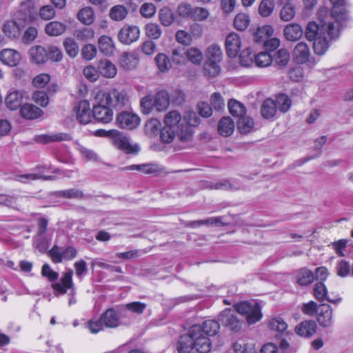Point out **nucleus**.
<instances>
[{
	"mask_svg": "<svg viewBox=\"0 0 353 353\" xmlns=\"http://www.w3.org/2000/svg\"><path fill=\"white\" fill-rule=\"evenodd\" d=\"M319 23L310 21L305 28V37L313 41L315 54L322 56L328 50L331 43L340 36L343 23L348 19V14L344 7L334 6L330 12L322 8L319 12Z\"/></svg>",
	"mask_w": 353,
	"mask_h": 353,
	"instance_id": "obj_1",
	"label": "nucleus"
},
{
	"mask_svg": "<svg viewBox=\"0 0 353 353\" xmlns=\"http://www.w3.org/2000/svg\"><path fill=\"white\" fill-rule=\"evenodd\" d=\"M159 19L164 26H170L174 21V14L168 8H163L159 12Z\"/></svg>",
	"mask_w": 353,
	"mask_h": 353,
	"instance_id": "obj_56",
	"label": "nucleus"
},
{
	"mask_svg": "<svg viewBox=\"0 0 353 353\" xmlns=\"http://www.w3.org/2000/svg\"><path fill=\"white\" fill-rule=\"evenodd\" d=\"M123 170H138L145 174H153L159 170L155 164L131 165L122 168Z\"/></svg>",
	"mask_w": 353,
	"mask_h": 353,
	"instance_id": "obj_42",
	"label": "nucleus"
},
{
	"mask_svg": "<svg viewBox=\"0 0 353 353\" xmlns=\"http://www.w3.org/2000/svg\"><path fill=\"white\" fill-rule=\"evenodd\" d=\"M72 275L73 271L72 270L65 272L61 279V283L57 282L52 285L53 289L60 294H65L68 289H72L73 290Z\"/></svg>",
	"mask_w": 353,
	"mask_h": 353,
	"instance_id": "obj_16",
	"label": "nucleus"
},
{
	"mask_svg": "<svg viewBox=\"0 0 353 353\" xmlns=\"http://www.w3.org/2000/svg\"><path fill=\"white\" fill-rule=\"evenodd\" d=\"M225 47L228 57H236L241 48V39L239 34L235 32L228 34L225 40Z\"/></svg>",
	"mask_w": 353,
	"mask_h": 353,
	"instance_id": "obj_12",
	"label": "nucleus"
},
{
	"mask_svg": "<svg viewBox=\"0 0 353 353\" xmlns=\"http://www.w3.org/2000/svg\"><path fill=\"white\" fill-rule=\"evenodd\" d=\"M274 33V28L270 25H265L256 28L253 35L256 42L265 41L267 38L271 37Z\"/></svg>",
	"mask_w": 353,
	"mask_h": 353,
	"instance_id": "obj_33",
	"label": "nucleus"
},
{
	"mask_svg": "<svg viewBox=\"0 0 353 353\" xmlns=\"http://www.w3.org/2000/svg\"><path fill=\"white\" fill-rule=\"evenodd\" d=\"M22 24L14 21H7L3 26V32L10 39H14L20 35Z\"/></svg>",
	"mask_w": 353,
	"mask_h": 353,
	"instance_id": "obj_28",
	"label": "nucleus"
},
{
	"mask_svg": "<svg viewBox=\"0 0 353 353\" xmlns=\"http://www.w3.org/2000/svg\"><path fill=\"white\" fill-rule=\"evenodd\" d=\"M303 34V30L299 23H290L285 26L283 29V35L285 38L290 41H296L299 40Z\"/></svg>",
	"mask_w": 353,
	"mask_h": 353,
	"instance_id": "obj_18",
	"label": "nucleus"
},
{
	"mask_svg": "<svg viewBox=\"0 0 353 353\" xmlns=\"http://www.w3.org/2000/svg\"><path fill=\"white\" fill-rule=\"evenodd\" d=\"M128 14L126 8L121 5L113 6L110 10V17L111 19L120 21L123 20Z\"/></svg>",
	"mask_w": 353,
	"mask_h": 353,
	"instance_id": "obj_47",
	"label": "nucleus"
},
{
	"mask_svg": "<svg viewBox=\"0 0 353 353\" xmlns=\"http://www.w3.org/2000/svg\"><path fill=\"white\" fill-rule=\"evenodd\" d=\"M24 92L22 90H10L6 97L5 103L7 108L10 110H16L21 107Z\"/></svg>",
	"mask_w": 353,
	"mask_h": 353,
	"instance_id": "obj_15",
	"label": "nucleus"
},
{
	"mask_svg": "<svg viewBox=\"0 0 353 353\" xmlns=\"http://www.w3.org/2000/svg\"><path fill=\"white\" fill-rule=\"evenodd\" d=\"M30 55L32 60L37 64L43 63L47 60V50L40 46L31 48Z\"/></svg>",
	"mask_w": 353,
	"mask_h": 353,
	"instance_id": "obj_32",
	"label": "nucleus"
},
{
	"mask_svg": "<svg viewBox=\"0 0 353 353\" xmlns=\"http://www.w3.org/2000/svg\"><path fill=\"white\" fill-rule=\"evenodd\" d=\"M76 117L78 121L83 125L91 121L93 117L92 110L91 111L90 105L88 101L83 100L79 103L76 110Z\"/></svg>",
	"mask_w": 353,
	"mask_h": 353,
	"instance_id": "obj_13",
	"label": "nucleus"
},
{
	"mask_svg": "<svg viewBox=\"0 0 353 353\" xmlns=\"http://www.w3.org/2000/svg\"><path fill=\"white\" fill-rule=\"evenodd\" d=\"M234 123L229 117H223L219 122L218 130L223 137L230 136L234 130Z\"/></svg>",
	"mask_w": 353,
	"mask_h": 353,
	"instance_id": "obj_26",
	"label": "nucleus"
},
{
	"mask_svg": "<svg viewBox=\"0 0 353 353\" xmlns=\"http://www.w3.org/2000/svg\"><path fill=\"white\" fill-rule=\"evenodd\" d=\"M316 319L321 326L323 327L330 326L332 323V310L330 305L327 304L319 305Z\"/></svg>",
	"mask_w": 353,
	"mask_h": 353,
	"instance_id": "obj_14",
	"label": "nucleus"
},
{
	"mask_svg": "<svg viewBox=\"0 0 353 353\" xmlns=\"http://www.w3.org/2000/svg\"><path fill=\"white\" fill-rule=\"evenodd\" d=\"M107 103H101L97 101V93L94 97V105L92 108V115L96 121L108 123L113 119V112Z\"/></svg>",
	"mask_w": 353,
	"mask_h": 353,
	"instance_id": "obj_6",
	"label": "nucleus"
},
{
	"mask_svg": "<svg viewBox=\"0 0 353 353\" xmlns=\"http://www.w3.org/2000/svg\"><path fill=\"white\" fill-rule=\"evenodd\" d=\"M223 52L219 46L213 44L208 47L206 52L207 61L219 63L222 59Z\"/></svg>",
	"mask_w": 353,
	"mask_h": 353,
	"instance_id": "obj_39",
	"label": "nucleus"
},
{
	"mask_svg": "<svg viewBox=\"0 0 353 353\" xmlns=\"http://www.w3.org/2000/svg\"><path fill=\"white\" fill-rule=\"evenodd\" d=\"M141 112L145 114H150L154 107V100L151 95L145 96L141 100Z\"/></svg>",
	"mask_w": 353,
	"mask_h": 353,
	"instance_id": "obj_63",
	"label": "nucleus"
},
{
	"mask_svg": "<svg viewBox=\"0 0 353 353\" xmlns=\"http://www.w3.org/2000/svg\"><path fill=\"white\" fill-rule=\"evenodd\" d=\"M210 16L209 10L203 7H194L191 19L196 21H203Z\"/></svg>",
	"mask_w": 353,
	"mask_h": 353,
	"instance_id": "obj_57",
	"label": "nucleus"
},
{
	"mask_svg": "<svg viewBox=\"0 0 353 353\" xmlns=\"http://www.w3.org/2000/svg\"><path fill=\"white\" fill-rule=\"evenodd\" d=\"M20 114L26 119L33 120L40 117L43 111L33 104L26 103L21 107Z\"/></svg>",
	"mask_w": 353,
	"mask_h": 353,
	"instance_id": "obj_21",
	"label": "nucleus"
},
{
	"mask_svg": "<svg viewBox=\"0 0 353 353\" xmlns=\"http://www.w3.org/2000/svg\"><path fill=\"white\" fill-rule=\"evenodd\" d=\"M296 282L300 285H307L314 280V274L310 270L303 268L296 273Z\"/></svg>",
	"mask_w": 353,
	"mask_h": 353,
	"instance_id": "obj_43",
	"label": "nucleus"
},
{
	"mask_svg": "<svg viewBox=\"0 0 353 353\" xmlns=\"http://www.w3.org/2000/svg\"><path fill=\"white\" fill-rule=\"evenodd\" d=\"M95 32L90 28H83L77 29L74 32V36L81 41H88L94 39Z\"/></svg>",
	"mask_w": 353,
	"mask_h": 353,
	"instance_id": "obj_49",
	"label": "nucleus"
},
{
	"mask_svg": "<svg viewBox=\"0 0 353 353\" xmlns=\"http://www.w3.org/2000/svg\"><path fill=\"white\" fill-rule=\"evenodd\" d=\"M155 63L161 72H167L172 68V62L165 53H159L154 58Z\"/></svg>",
	"mask_w": 353,
	"mask_h": 353,
	"instance_id": "obj_35",
	"label": "nucleus"
},
{
	"mask_svg": "<svg viewBox=\"0 0 353 353\" xmlns=\"http://www.w3.org/2000/svg\"><path fill=\"white\" fill-rule=\"evenodd\" d=\"M105 326L107 327H117L119 325V318L115 310L112 308L107 310L101 316Z\"/></svg>",
	"mask_w": 353,
	"mask_h": 353,
	"instance_id": "obj_24",
	"label": "nucleus"
},
{
	"mask_svg": "<svg viewBox=\"0 0 353 353\" xmlns=\"http://www.w3.org/2000/svg\"><path fill=\"white\" fill-rule=\"evenodd\" d=\"M66 30V26L58 21L48 23L45 26V32L50 37H58L63 34Z\"/></svg>",
	"mask_w": 353,
	"mask_h": 353,
	"instance_id": "obj_25",
	"label": "nucleus"
},
{
	"mask_svg": "<svg viewBox=\"0 0 353 353\" xmlns=\"http://www.w3.org/2000/svg\"><path fill=\"white\" fill-rule=\"evenodd\" d=\"M316 324L314 321H304L296 326L295 332L299 336L310 337L316 332Z\"/></svg>",
	"mask_w": 353,
	"mask_h": 353,
	"instance_id": "obj_22",
	"label": "nucleus"
},
{
	"mask_svg": "<svg viewBox=\"0 0 353 353\" xmlns=\"http://www.w3.org/2000/svg\"><path fill=\"white\" fill-rule=\"evenodd\" d=\"M161 127V122L157 119H152L145 124V132L148 137H153L158 134Z\"/></svg>",
	"mask_w": 353,
	"mask_h": 353,
	"instance_id": "obj_52",
	"label": "nucleus"
},
{
	"mask_svg": "<svg viewBox=\"0 0 353 353\" xmlns=\"http://www.w3.org/2000/svg\"><path fill=\"white\" fill-rule=\"evenodd\" d=\"M63 47L68 56L74 58L79 53V46L74 39L68 37L63 41Z\"/></svg>",
	"mask_w": 353,
	"mask_h": 353,
	"instance_id": "obj_50",
	"label": "nucleus"
},
{
	"mask_svg": "<svg viewBox=\"0 0 353 353\" xmlns=\"http://www.w3.org/2000/svg\"><path fill=\"white\" fill-rule=\"evenodd\" d=\"M116 123L121 128L131 130L139 125L140 118L134 113L123 111L117 115Z\"/></svg>",
	"mask_w": 353,
	"mask_h": 353,
	"instance_id": "obj_8",
	"label": "nucleus"
},
{
	"mask_svg": "<svg viewBox=\"0 0 353 353\" xmlns=\"http://www.w3.org/2000/svg\"><path fill=\"white\" fill-rule=\"evenodd\" d=\"M186 59L195 65H200L203 61L202 52L197 48L191 47L185 51Z\"/></svg>",
	"mask_w": 353,
	"mask_h": 353,
	"instance_id": "obj_45",
	"label": "nucleus"
},
{
	"mask_svg": "<svg viewBox=\"0 0 353 353\" xmlns=\"http://www.w3.org/2000/svg\"><path fill=\"white\" fill-rule=\"evenodd\" d=\"M250 17L245 13L238 14L234 19V26L238 30H245L250 23Z\"/></svg>",
	"mask_w": 353,
	"mask_h": 353,
	"instance_id": "obj_54",
	"label": "nucleus"
},
{
	"mask_svg": "<svg viewBox=\"0 0 353 353\" xmlns=\"http://www.w3.org/2000/svg\"><path fill=\"white\" fill-rule=\"evenodd\" d=\"M255 55L249 48L243 50L239 56L240 63L245 67H249L254 63Z\"/></svg>",
	"mask_w": 353,
	"mask_h": 353,
	"instance_id": "obj_59",
	"label": "nucleus"
},
{
	"mask_svg": "<svg viewBox=\"0 0 353 353\" xmlns=\"http://www.w3.org/2000/svg\"><path fill=\"white\" fill-rule=\"evenodd\" d=\"M232 348L235 353H256L253 344L245 343L243 340L234 343Z\"/></svg>",
	"mask_w": 353,
	"mask_h": 353,
	"instance_id": "obj_48",
	"label": "nucleus"
},
{
	"mask_svg": "<svg viewBox=\"0 0 353 353\" xmlns=\"http://www.w3.org/2000/svg\"><path fill=\"white\" fill-rule=\"evenodd\" d=\"M170 105V97L166 91L159 92L154 99V107L158 112L165 110Z\"/></svg>",
	"mask_w": 353,
	"mask_h": 353,
	"instance_id": "obj_27",
	"label": "nucleus"
},
{
	"mask_svg": "<svg viewBox=\"0 0 353 353\" xmlns=\"http://www.w3.org/2000/svg\"><path fill=\"white\" fill-rule=\"evenodd\" d=\"M290 60V54L285 48L279 49L274 54L275 62L281 65L285 66Z\"/></svg>",
	"mask_w": 353,
	"mask_h": 353,
	"instance_id": "obj_58",
	"label": "nucleus"
},
{
	"mask_svg": "<svg viewBox=\"0 0 353 353\" xmlns=\"http://www.w3.org/2000/svg\"><path fill=\"white\" fill-rule=\"evenodd\" d=\"M97 101L107 103L110 107L122 108L129 105V97L125 90L112 89L108 92L98 91Z\"/></svg>",
	"mask_w": 353,
	"mask_h": 353,
	"instance_id": "obj_4",
	"label": "nucleus"
},
{
	"mask_svg": "<svg viewBox=\"0 0 353 353\" xmlns=\"http://www.w3.org/2000/svg\"><path fill=\"white\" fill-rule=\"evenodd\" d=\"M97 68L101 75L105 78H114L117 69L114 63L108 59H101L98 62Z\"/></svg>",
	"mask_w": 353,
	"mask_h": 353,
	"instance_id": "obj_19",
	"label": "nucleus"
},
{
	"mask_svg": "<svg viewBox=\"0 0 353 353\" xmlns=\"http://www.w3.org/2000/svg\"><path fill=\"white\" fill-rule=\"evenodd\" d=\"M268 327L273 332L283 334L287 331L288 326L282 317L276 316L270 318L268 321Z\"/></svg>",
	"mask_w": 353,
	"mask_h": 353,
	"instance_id": "obj_23",
	"label": "nucleus"
},
{
	"mask_svg": "<svg viewBox=\"0 0 353 353\" xmlns=\"http://www.w3.org/2000/svg\"><path fill=\"white\" fill-rule=\"evenodd\" d=\"M139 36L140 30L137 26H124L118 33L119 41L125 45H130L137 41Z\"/></svg>",
	"mask_w": 353,
	"mask_h": 353,
	"instance_id": "obj_11",
	"label": "nucleus"
},
{
	"mask_svg": "<svg viewBox=\"0 0 353 353\" xmlns=\"http://www.w3.org/2000/svg\"><path fill=\"white\" fill-rule=\"evenodd\" d=\"M228 109L231 114L236 117H241L245 114L246 108L241 102L231 99L228 102Z\"/></svg>",
	"mask_w": 353,
	"mask_h": 353,
	"instance_id": "obj_41",
	"label": "nucleus"
},
{
	"mask_svg": "<svg viewBox=\"0 0 353 353\" xmlns=\"http://www.w3.org/2000/svg\"><path fill=\"white\" fill-rule=\"evenodd\" d=\"M254 126V120L249 117L243 116L237 122V129L241 134H246L251 132Z\"/></svg>",
	"mask_w": 353,
	"mask_h": 353,
	"instance_id": "obj_38",
	"label": "nucleus"
},
{
	"mask_svg": "<svg viewBox=\"0 0 353 353\" xmlns=\"http://www.w3.org/2000/svg\"><path fill=\"white\" fill-rule=\"evenodd\" d=\"M296 14V6L292 3H286L279 12L280 19L283 21H290Z\"/></svg>",
	"mask_w": 353,
	"mask_h": 353,
	"instance_id": "obj_37",
	"label": "nucleus"
},
{
	"mask_svg": "<svg viewBox=\"0 0 353 353\" xmlns=\"http://www.w3.org/2000/svg\"><path fill=\"white\" fill-rule=\"evenodd\" d=\"M71 139L70 134L66 133H57L52 135L41 134L36 137L35 140L41 143H48L54 141H68Z\"/></svg>",
	"mask_w": 353,
	"mask_h": 353,
	"instance_id": "obj_29",
	"label": "nucleus"
},
{
	"mask_svg": "<svg viewBox=\"0 0 353 353\" xmlns=\"http://www.w3.org/2000/svg\"><path fill=\"white\" fill-rule=\"evenodd\" d=\"M238 314L243 316L249 324H254L262 318L261 309L256 302L244 301L235 305Z\"/></svg>",
	"mask_w": 353,
	"mask_h": 353,
	"instance_id": "obj_5",
	"label": "nucleus"
},
{
	"mask_svg": "<svg viewBox=\"0 0 353 353\" xmlns=\"http://www.w3.org/2000/svg\"><path fill=\"white\" fill-rule=\"evenodd\" d=\"M292 57L298 64L307 63L309 65H313L315 63L314 59L311 57L310 49L305 42H299L295 46Z\"/></svg>",
	"mask_w": 353,
	"mask_h": 353,
	"instance_id": "obj_7",
	"label": "nucleus"
},
{
	"mask_svg": "<svg viewBox=\"0 0 353 353\" xmlns=\"http://www.w3.org/2000/svg\"><path fill=\"white\" fill-rule=\"evenodd\" d=\"M39 14L42 19L48 21L55 17L56 11L52 6L46 5L41 7L39 11Z\"/></svg>",
	"mask_w": 353,
	"mask_h": 353,
	"instance_id": "obj_60",
	"label": "nucleus"
},
{
	"mask_svg": "<svg viewBox=\"0 0 353 353\" xmlns=\"http://www.w3.org/2000/svg\"><path fill=\"white\" fill-rule=\"evenodd\" d=\"M276 112V105L274 100L267 99L263 101L261 108V113L263 118L271 119L274 117Z\"/></svg>",
	"mask_w": 353,
	"mask_h": 353,
	"instance_id": "obj_30",
	"label": "nucleus"
},
{
	"mask_svg": "<svg viewBox=\"0 0 353 353\" xmlns=\"http://www.w3.org/2000/svg\"><path fill=\"white\" fill-rule=\"evenodd\" d=\"M98 47L101 52L106 56H111L115 50L114 42L112 37L102 35L98 39Z\"/></svg>",
	"mask_w": 353,
	"mask_h": 353,
	"instance_id": "obj_20",
	"label": "nucleus"
},
{
	"mask_svg": "<svg viewBox=\"0 0 353 353\" xmlns=\"http://www.w3.org/2000/svg\"><path fill=\"white\" fill-rule=\"evenodd\" d=\"M272 62V57L268 52H261L254 57V63L258 67H268Z\"/></svg>",
	"mask_w": 353,
	"mask_h": 353,
	"instance_id": "obj_55",
	"label": "nucleus"
},
{
	"mask_svg": "<svg viewBox=\"0 0 353 353\" xmlns=\"http://www.w3.org/2000/svg\"><path fill=\"white\" fill-rule=\"evenodd\" d=\"M219 321L223 326L233 332H239L241 329V321L238 319L236 313L231 309H225L220 314Z\"/></svg>",
	"mask_w": 353,
	"mask_h": 353,
	"instance_id": "obj_10",
	"label": "nucleus"
},
{
	"mask_svg": "<svg viewBox=\"0 0 353 353\" xmlns=\"http://www.w3.org/2000/svg\"><path fill=\"white\" fill-rule=\"evenodd\" d=\"M97 48L93 44H86L81 49V56L84 59L90 61L97 55Z\"/></svg>",
	"mask_w": 353,
	"mask_h": 353,
	"instance_id": "obj_61",
	"label": "nucleus"
},
{
	"mask_svg": "<svg viewBox=\"0 0 353 353\" xmlns=\"http://www.w3.org/2000/svg\"><path fill=\"white\" fill-rule=\"evenodd\" d=\"M212 343L199 325L190 327L188 333L181 336L177 343L179 353H208L211 350Z\"/></svg>",
	"mask_w": 353,
	"mask_h": 353,
	"instance_id": "obj_3",
	"label": "nucleus"
},
{
	"mask_svg": "<svg viewBox=\"0 0 353 353\" xmlns=\"http://www.w3.org/2000/svg\"><path fill=\"white\" fill-rule=\"evenodd\" d=\"M274 101L276 103V109L278 108L282 112H286L291 106V100L284 94H280L276 96Z\"/></svg>",
	"mask_w": 353,
	"mask_h": 353,
	"instance_id": "obj_53",
	"label": "nucleus"
},
{
	"mask_svg": "<svg viewBox=\"0 0 353 353\" xmlns=\"http://www.w3.org/2000/svg\"><path fill=\"white\" fill-rule=\"evenodd\" d=\"M201 327H202L203 332L206 336H214L219 332L220 324L214 320H208L203 323Z\"/></svg>",
	"mask_w": 353,
	"mask_h": 353,
	"instance_id": "obj_44",
	"label": "nucleus"
},
{
	"mask_svg": "<svg viewBox=\"0 0 353 353\" xmlns=\"http://www.w3.org/2000/svg\"><path fill=\"white\" fill-rule=\"evenodd\" d=\"M77 18L84 25L89 26L94 22V11L90 7H85L79 11Z\"/></svg>",
	"mask_w": 353,
	"mask_h": 353,
	"instance_id": "obj_40",
	"label": "nucleus"
},
{
	"mask_svg": "<svg viewBox=\"0 0 353 353\" xmlns=\"http://www.w3.org/2000/svg\"><path fill=\"white\" fill-rule=\"evenodd\" d=\"M164 126L160 131L161 141L170 143L176 137L181 143H190L193 139L190 128L185 125L182 115L179 111L168 112L163 119Z\"/></svg>",
	"mask_w": 353,
	"mask_h": 353,
	"instance_id": "obj_2",
	"label": "nucleus"
},
{
	"mask_svg": "<svg viewBox=\"0 0 353 353\" xmlns=\"http://www.w3.org/2000/svg\"><path fill=\"white\" fill-rule=\"evenodd\" d=\"M274 0H261L259 3L258 12L262 17H268L274 12L275 9Z\"/></svg>",
	"mask_w": 353,
	"mask_h": 353,
	"instance_id": "obj_36",
	"label": "nucleus"
},
{
	"mask_svg": "<svg viewBox=\"0 0 353 353\" xmlns=\"http://www.w3.org/2000/svg\"><path fill=\"white\" fill-rule=\"evenodd\" d=\"M111 133L112 143L118 149L130 154H137L139 151L138 145H132L128 138L118 130H115Z\"/></svg>",
	"mask_w": 353,
	"mask_h": 353,
	"instance_id": "obj_9",
	"label": "nucleus"
},
{
	"mask_svg": "<svg viewBox=\"0 0 353 353\" xmlns=\"http://www.w3.org/2000/svg\"><path fill=\"white\" fill-rule=\"evenodd\" d=\"M145 35L151 39L160 38L162 31L160 26L154 23H148L144 27Z\"/></svg>",
	"mask_w": 353,
	"mask_h": 353,
	"instance_id": "obj_51",
	"label": "nucleus"
},
{
	"mask_svg": "<svg viewBox=\"0 0 353 353\" xmlns=\"http://www.w3.org/2000/svg\"><path fill=\"white\" fill-rule=\"evenodd\" d=\"M182 118L185 125L190 128L194 135V127L197 126L200 123V118L196 115V112L193 111H186Z\"/></svg>",
	"mask_w": 353,
	"mask_h": 353,
	"instance_id": "obj_46",
	"label": "nucleus"
},
{
	"mask_svg": "<svg viewBox=\"0 0 353 353\" xmlns=\"http://www.w3.org/2000/svg\"><path fill=\"white\" fill-rule=\"evenodd\" d=\"M119 64L125 70H132L138 64V59L130 52H124L119 57Z\"/></svg>",
	"mask_w": 353,
	"mask_h": 353,
	"instance_id": "obj_31",
	"label": "nucleus"
},
{
	"mask_svg": "<svg viewBox=\"0 0 353 353\" xmlns=\"http://www.w3.org/2000/svg\"><path fill=\"white\" fill-rule=\"evenodd\" d=\"M327 288L322 281L318 282L315 284L314 288V294L316 299L319 301H323L324 299H327L329 302L333 303H336L339 302V301H340V299H332L327 296Z\"/></svg>",
	"mask_w": 353,
	"mask_h": 353,
	"instance_id": "obj_34",
	"label": "nucleus"
},
{
	"mask_svg": "<svg viewBox=\"0 0 353 353\" xmlns=\"http://www.w3.org/2000/svg\"><path fill=\"white\" fill-rule=\"evenodd\" d=\"M0 59L5 65L14 67L19 63L21 55L15 50L6 48L1 52Z\"/></svg>",
	"mask_w": 353,
	"mask_h": 353,
	"instance_id": "obj_17",
	"label": "nucleus"
},
{
	"mask_svg": "<svg viewBox=\"0 0 353 353\" xmlns=\"http://www.w3.org/2000/svg\"><path fill=\"white\" fill-rule=\"evenodd\" d=\"M140 13L143 17L151 18L156 12V6L152 3H144L140 8Z\"/></svg>",
	"mask_w": 353,
	"mask_h": 353,
	"instance_id": "obj_64",
	"label": "nucleus"
},
{
	"mask_svg": "<svg viewBox=\"0 0 353 353\" xmlns=\"http://www.w3.org/2000/svg\"><path fill=\"white\" fill-rule=\"evenodd\" d=\"M171 57L176 64H183L186 60L185 51L181 48H174L172 50Z\"/></svg>",
	"mask_w": 353,
	"mask_h": 353,
	"instance_id": "obj_62",
	"label": "nucleus"
}]
</instances>
